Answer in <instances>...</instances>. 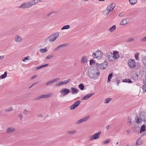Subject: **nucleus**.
Segmentation results:
<instances>
[{"label":"nucleus","instance_id":"nucleus-41","mask_svg":"<svg viewBox=\"0 0 146 146\" xmlns=\"http://www.w3.org/2000/svg\"><path fill=\"white\" fill-rule=\"evenodd\" d=\"M54 83V82L52 80H51L46 83V85H49L50 84H52Z\"/></svg>","mask_w":146,"mask_h":146},{"label":"nucleus","instance_id":"nucleus-12","mask_svg":"<svg viewBox=\"0 0 146 146\" xmlns=\"http://www.w3.org/2000/svg\"><path fill=\"white\" fill-rule=\"evenodd\" d=\"M113 54V58L114 61L115 59H117L119 57V55L118 52L117 51H114Z\"/></svg>","mask_w":146,"mask_h":146},{"label":"nucleus","instance_id":"nucleus-55","mask_svg":"<svg viewBox=\"0 0 146 146\" xmlns=\"http://www.w3.org/2000/svg\"><path fill=\"white\" fill-rule=\"evenodd\" d=\"M18 116L21 119L22 118H23V116L21 114H19L18 115Z\"/></svg>","mask_w":146,"mask_h":146},{"label":"nucleus","instance_id":"nucleus-27","mask_svg":"<svg viewBox=\"0 0 146 146\" xmlns=\"http://www.w3.org/2000/svg\"><path fill=\"white\" fill-rule=\"evenodd\" d=\"M7 72L6 71L5 72L4 74H3L0 77V78L3 79L5 77H7Z\"/></svg>","mask_w":146,"mask_h":146},{"label":"nucleus","instance_id":"nucleus-26","mask_svg":"<svg viewBox=\"0 0 146 146\" xmlns=\"http://www.w3.org/2000/svg\"><path fill=\"white\" fill-rule=\"evenodd\" d=\"M113 75L112 73H110L109 74L108 77V82L110 81L111 79L113 76Z\"/></svg>","mask_w":146,"mask_h":146},{"label":"nucleus","instance_id":"nucleus-15","mask_svg":"<svg viewBox=\"0 0 146 146\" xmlns=\"http://www.w3.org/2000/svg\"><path fill=\"white\" fill-rule=\"evenodd\" d=\"M67 45L66 44H63L58 46L54 50V51H57L59 49H62L63 47L66 46Z\"/></svg>","mask_w":146,"mask_h":146},{"label":"nucleus","instance_id":"nucleus-54","mask_svg":"<svg viewBox=\"0 0 146 146\" xmlns=\"http://www.w3.org/2000/svg\"><path fill=\"white\" fill-rule=\"evenodd\" d=\"M94 63V62L93 60H90V64H92Z\"/></svg>","mask_w":146,"mask_h":146},{"label":"nucleus","instance_id":"nucleus-6","mask_svg":"<svg viewBox=\"0 0 146 146\" xmlns=\"http://www.w3.org/2000/svg\"><path fill=\"white\" fill-rule=\"evenodd\" d=\"M128 64L129 67L132 69H133L136 66L135 60L130 59L128 60Z\"/></svg>","mask_w":146,"mask_h":146},{"label":"nucleus","instance_id":"nucleus-9","mask_svg":"<svg viewBox=\"0 0 146 146\" xmlns=\"http://www.w3.org/2000/svg\"><path fill=\"white\" fill-rule=\"evenodd\" d=\"M113 56V54L112 53L108 52L106 53V57L108 60L110 62H113L114 61V58Z\"/></svg>","mask_w":146,"mask_h":146},{"label":"nucleus","instance_id":"nucleus-10","mask_svg":"<svg viewBox=\"0 0 146 146\" xmlns=\"http://www.w3.org/2000/svg\"><path fill=\"white\" fill-rule=\"evenodd\" d=\"M70 92V90L69 89L66 88H64L61 89L60 92L63 96H65L68 94Z\"/></svg>","mask_w":146,"mask_h":146},{"label":"nucleus","instance_id":"nucleus-64","mask_svg":"<svg viewBox=\"0 0 146 146\" xmlns=\"http://www.w3.org/2000/svg\"><path fill=\"white\" fill-rule=\"evenodd\" d=\"M36 83H34L32 84V85L29 88H31V87L34 86L35 85Z\"/></svg>","mask_w":146,"mask_h":146},{"label":"nucleus","instance_id":"nucleus-19","mask_svg":"<svg viewBox=\"0 0 146 146\" xmlns=\"http://www.w3.org/2000/svg\"><path fill=\"white\" fill-rule=\"evenodd\" d=\"M87 61V56H84L82 57L81 59V62L82 63H86Z\"/></svg>","mask_w":146,"mask_h":146},{"label":"nucleus","instance_id":"nucleus-56","mask_svg":"<svg viewBox=\"0 0 146 146\" xmlns=\"http://www.w3.org/2000/svg\"><path fill=\"white\" fill-rule=\"evenodd\" d=\"M125 131L127 132V135H128L130 132V130H126Z\"/></svg>","mask_w":146,"mask_h":146},{"label":"nucleus","instance_id":"nucleus-51","mask_svg":"<svg viewBox=\"0 0 146 146\" xmlns=\"http://www.w3.org/2000/svg\"><path fill=\"white\" fill-rule=\"evenodd\" d=\"M140 119L139 118H138V117H137V119H136V121L137 123H138L139 122L140 123Z\"/></svg>","mask_w":146,"mask_h":146},{"label":"nucleus","instance_id":"nucleus-35","mask_svg":"<svg viewBox=\"0 0 146 146\" xmlns=\"http://www.w3.org/2000/svg\"><path fill=\"white\" fill-rule=\"evenodd\" d=\"M79 87L81 90H83L84 89V85L82 84H80L79 85Z\"/></svg>","mask_w":146,"mask_h":146},{"label":"nucleus","instance_id":"nucleus-28","mask_svg":"<svg viewBox=\"0 0 146 146\" xmlns=\"http://www.w3.org/2000/svg\"><path fill=\"white\" fill-rule=\"evenodd\" d=\"M28 3L29 7L35 4V3L34 2L33 0H32L31 2H28Z\"/></svg>","mask_w":146,"mask_h":146},{"label":"nucleus","instance_id":"nucleus-48","mask_svg":"<svg viewBox=\"0 0 146 146\" xmlns=\"http://www.w3.org/2000/svg\"><path fill=\"white\" fill-rule=\"evenodd\" d=\"M139 54L136 53L135 55V58L136 60H138Z\"/></svg>","mask_w":146,"mask_h":146},{"label":"nucleus","instance_id":"nucleus-40","mask_svg":"<svg viewBox=\"0 0 146 146\" xmlns=\"http://www.w3.org/2000/svg\"><path fill=\"white\" fill-rule=\"evenodd\" d=\"M94 72H96V74L97 75H99L100 74V72H99L98 70L97 69H95L93 70Z\"/></svg>","mask_w":146,"mask_h":146},{"label":"nucleus","instance_id":"nucleus-50","mask_svg":"<svg viewBox=\"0 0 146 146\" xmlns=\"http://www.w3.org/2000/svg\"><path fill=\"white\" fill-rule=\"evenodd\" d=\"M48 65V64H45L41 65L40 66V68H41L43 67H46V66H47Z\"/></svg>","mask_w":146,"mask_h":146},{"label":"nucleus","instance_id":"nucleus-5","mask_svg":"<svg viewBox=\"0 0 146 146\" xmlns=\"http://www.w3.org/2000/svg\"><path fill=\"white\" fill-rule=\"evenodd\" d=\"M115 6V3H111L107 6L106 10L108 11V13H110L113 10Z\"/></svg>","mask_w":146,"mask_h":146},{"label":"nucleus","instance_id":"nucleus-39","mask_svg":"<svg viewBox=\"0 0 146 146\" xmlns=\"http://www.w3.org/2000/svg\"><path fill=\"white\" fill-rule=\"evenodd\" d=\"M13 109L12 107H10L7 109L5 110V111L6 112H9L13 110Z\"/></svg>","mask_w":146,"mask_h":146},{"label":"nucleus","instance_id":"nucleus-1","mask_svg":"<svg viewBox=\"0 0 146 146\" xmlns=\"http://www.w3.org/2000/svg\"><path fill=\"white\" fill-rule=\"evenodd\" d=\"M59 35V33L56 32L53 35H52L47 38L46 40V41L49 40L50 42H53L58 37Z\"/></svg>","mask_w":146,"mask_h":146},{"label":"nucleus","instance_id":"nucleus-53","mask_svg":"<svg viewBox=\"0 0 146 146\" xmlns=\"http://www.w3.org/2000/svg\"><path fill=\"white\" fill-rule=\"evenodd\" d=\"M59 80V78H55V79L52 80L54 82H55L57 80Z\"/></svg>","mask_w":146,"mask_h":146},{"label":"nucleus","instance_id":"nucleus-47","mask_svg":"<svg viewBox=\"0 0 146 146\" xmlns=\"http://www.w3.org/2000/svg\"><path fill=\"white\" fill-rule=\"evenodd\" d=\"M30 113V111L25 110L23 111V113L25 114H27Z\"/></svg>","mask_w":146,"mask_h":146},{"label":"nucleus","instance_id":"nucleus-11","mask_svg":"<svg viewBox=\"0 0 146 146\" xmlns=\"http://www.w3.org/2000/svg\"><path fill=\"white\" fill-rule=\"evenodd\" d=\"M15 130V129L12 127H9L7 128L6 130V133H9L14 132Z\"/></svg>","mask_w":146,"mask_h":146},{"label":"nucleus","instance_id":"nucleus-32","mask_svg":"<svg viewBox=\"0 0 146 146\" xmlns=\"http://www.w3.org/2000/svg\"><path fill=\"white\" fill-rule=\"evenodd\" d=\"M39 51L40 52L42 53H44L46 52L47 51L46 47H45L44 49H40V50Z\"/></svg>","mask_w":146,"mask_h":146},{"label":"nucleus","instance_id":"nucleus-25","mask_svg":"<svg viewBox=\"0 0 146 146\" xmlns=\"http://www.w3.org/2000/svg\"><path fill=\"white\" fill-rule=\"evenodd\" d=\"M89 118V116H87L86 117H84L81 119L82 122H84L86 121Z\"/></svg>","mask_w":146,"mask_h":146},{"label":"nucleus","instance_id":"nucleus-14","mask_svg":"<svg viewBox=\"0 0 146 146\" xmlns=\"http://www.w3.org/2000/svg\"><path fill=\"white\" fill-rule=\"evenodd\" d=\"M129 23V20L127 19H125L121 20L119 23L120 25H124Z\"/></svg>","mask_w":146,"mask_h":146},{"label":"nucleus","instance_id":"nucleus-21","mask_svg":"<svg viewBox=\"0 0 146 146\" xmlns=\"http://www.w3.org/2000/svg\"><path fill=\"white\" fill-rule=\"evenodd\" d=\"M142 144V141L141 139L139 138L138 139L137 141L136 144L137 146H139L141 145Z\"/></svg>","mask_w":146,"mask_h":146},{"label":"nucleus","instance_id":"nucleus-57","mask_svg":"<svg viewBox=\"0 0 146 146\" xmlns=\"http://www.w3.org/2000/svg\"><path fill=\"white\" fill-rule=\"evenodd\" d=\"M40 0H33V1L36 4L38 3Z\"/></svg>","mask_w":146,"mask_h":146},{"label":"nucleus","instance_id":"nucleus-37","mask_svg":"<svg viewBox=\"0 0 146 146\" xmlns=\"http://www.w3.org/2000/svg\"><path fill=\"white\" fill-rule=\"evenodd\" d=\"M77 107L75 105V104H73L72 105L70 108V110H72L76 108Z\"/></svg>","mask_w":146,"mask_h":146},{"label":"nucleus","instance_id":"nucleus-2","mask_svg":"<svg viewBox=\"0 0 146 146\" xmlns=\"http://www.w3.org/2000/svg\"><path fill=\"white\" fill-rule=\"evenodd\" d=\"M103 54V53L101 51L98 50L93 53L92 56L94 58L100 59L102 58Z\"/></svg>","mask_w":146,"mask_h":146},{"label":"nucleus","instance_id":"nucleus-4","mask_svg":"<svg viewBox=\"0 0 146 146\" xmlns=\"http://www.w3.org/2000/svg\"><path fill=\"white\" fill-rule=\"evenodd\" d=\"M53 95V93L52 92H50L49 93L47 94L46 95H43L41 96H39L37 97V98H35V100H40L41 99L43 98H50Z\"/></svg>","mask_w":146,"mask_h":146},{"label":"nucleus","instance_id":"nucleus-17","mask_svg":"<svg viewBox=\"0 0 146 146\" xmlns=\"http://www.w3.org/2000/svg\"><path fill=\"white\" fill-rule=\"evenodd\" d=\"M71 92L72 94H76L78 92L79 90L74 87L71 88Z\"/></svg>","mask_w":146,"mask_h":146},{"label":"nucleus","instance_id":"nucleus-22","mask_svg":"<svg viewBox=\"0 0 146 146\" xmlns=\"http://www.w3.org/2000/svg\"><path fill=\"white\" fill-rule=\"evenodd\" d=\"M137 0H129L130 4L131 5L135 4L137 2Z\"/></svg>","mask_w":146,"mask_h":146},{"label":"nucleus","instance_id":"nucleus-44","mask_svg":"<svg viewBox=\"0 0 146 146\" xmlns=\"http://www.w3.org/2000/svg\"><path fill=\"white\" fill-rule=\"evenodd\" d=\"M53 56V55L50 54L46 56V59H50L51 58H52Z\"/></svg>","mask_w":146,"mask_h":146},{"label":"nucleus","instance_id":"nucleus-13","mask_svg":"<svg viewBox=\"0 0 146 146\" xmlns=\"http://www.w3.org/2000/svg\"><path fill=\"white\" fill-rule=\"evenodd\" d=\"M94 93H90L89 94H87L85 95L84 97H83L82 100H86L89 99L91 96L94 95Z\"/></svg>","mask_w":146,"mask_h":146},{"label":"nucleus","instance_id":"nucleus-34","mask_svg":"<svg viewBox=\"0 0 146 146\" xmlns=\"http://www.w3.org/2000/svg\"><path fill=\"white\" fill-rule=\"evenodd\" d=\"M110 141L111 140L110 139H107L106 141H103L102 143L104 144H107L109 143Z\"/></svg>","mask_w":146,"mask_h":146},{"label":"nucleus","instance_id":"nucleus-46","mask_svg":"<svg viewBox=\"0 0 146 146\" xmlns=\"http://www.w3.org/2000/svg\"><path fill=\"white\" fill-rule=\"evenodd\" d=\"M125 14L124 13H120L119 15V16L120 17H123L125 16Z\"/></svg>","mask_w":146,"mask_h":146},{"label":"nucleus","instance_id":"nucleus-61","mask_svg":"<svg viewBox=\"0 0 146 146\" xmlns=\"http://www.w3.org/2000/svg\"><path fill=\"white\" fill-rule=\"evenodd\" d=\"M4 56H0V60L3 59L4 58Z\"/></svg>","mask_w":146,"mask_h":146},{"label":"nucleus","instance_id":"nucleus-38","mask_svg":"<svg viewBox=\"0 0 146 146\" xmlns=\"http://www.w3.org/2000/svg\"><path fill=\"white\" fill-rule=\"evenodd\" d=\"M140 41L141 42H146V36H145L140 40Z\"/></svg>","mask_w":146,"mask_h":146},{"label":"nucleus","instance_id":"nucleus-3","mask_svg":"<svg viewBox=\"0 0 146 146\" xmlns=\"http://www.w3.org/2000/svg\"><path fill=\"white\" fill-rule=\"evenodd\" d=\"M101 134V131H99L98 132L95 133L92 136L90 137V141H92L94 140L98 139L100 137V135Z\"/></svg>","mask_w":146,"mask_h":146},{"label":"nucleus","instance_id":"nucleus-52","mask_svg":"<svg viewBox=\"0 0 146 146\" xmlns=\"http://www.w3.org/2000/svg\"><path fill=\"white\" fill-rule=\"evenodd\" d=\"M111 127V126L110 125H108L106 127V128L107 130L110 129Z\"/></svg>","mask_w":146,"mask_h":146},{"label":"nucleus","instance_id":"nucleus-7","mask_svg":"<svg viewBox=\"0 0 146 146\" xmlns=\"http://www.w3.org/2000/svg\"><path fill=\"white\" fill-rule=\"evenodd\" d=\"M107 62L106 61L105 62H104L101 64L97 63L96 65L99 69H105L107 67Z\"/></svg>","mask_w":146,"mask_h":146},{"label":"nucleus","instance_id":"nucleus-24","mask_svg":"<svg viewBox=\"0 0 146 146\" xmlns=\"http://www.w3.org/2000/svg\"><path fill=\"white\" fill-rule=\"evenodd\" d=\"M112 100L111 98H107L104 100V103L105 104H108Z\"/></svg>","mask_w":146,"mask_h":146},{"label":"nucleus","instance_id":"nucleus-49","mask_svg":"<svg viewBox=\"0 0 146 146\" xmlns=\"http://www.w3.org/2000/svg\"><path fill=\"white\" fill-rule=\"evenodd\" d=\"M127 121L129 123L128 124V125H131V120L130 118H128Z\"/></svg>","mask_w":146,"mask_h":146},{"label":"nucleus","instance_id":"nucleus-42","mask_svg":"<svg viewBox=\"0 0 146 146\" xmlns=\"http://www.w3.org/2000/svg\"><path fill=\"white\" fill-rule=\"evenodd\" d=\"M80 102V101L78 100L74 104H75V105L76 106V107H77L79 105Z\"/></svg>","mask_w":146,"mask_h":146},{"label":"nucleus","instance_id":"nucleus-33","mask_svg":"<svg viewBox=\"0 0 146 146\" xmlns=\"http://www.w3.org/2000/svg\"><path fill=\"white\" fill-rule=\"evenodd\" d=\"M145 126L144 125H143L141 127V131L140 133H141L142 132H143L144 131L145 129Z\"/></svg>","mask_w":146,"mask_h":146},{"label":"nucleus","instance_id":"nucleus-60","mask_svg":"<svg viewBox=\"0 0 146 146\" xmlns=\"http://www.w3.org/2000/svg\"><path fill=\"white\" fill-rule=\"evenodd\" d=\"M35 68H36V70H38V69H40V66H38V67H36Z\"/></svg>","mask_w":146,"mask_h":146},{"label":"nucleus","instance_id":"nucleus-62","mask_svg":"<svg viewBox=\"0 0 146 146\" xmlns=\"http://www.w3.org/2000/svg\"><path fill=\"white\" fill-rule=\"evenodd\" d=\"M36 77V76H35V75H34L33 76V77H32L31 78V79H34Z\"/></svg>","mask_w":146,"mask_h":146},{"label":"nucleus","instance_id":"nucleus-20","mask_svg":"<svg viewBox=\"0 0 146 146\" xmlns=\"http://www.w3.org/2000/svg\"><path fill=\"white\" fill-rule=\"evenodd\" d=\"M116 26L114 25L109 29V31L111 32H112L116 29Z\"/></svg>","mask_w":146,"mask_h":146},{"label":"nucleus","instance_id":"nucleus-29","mask_svg":"<svg viewBox=\"0 0 146 146\" xmlns=\"http://www.w3.org/2000/svg\"><path fill=\"white\" fill-rule=\"evenodd\" d=\"M142 62L144 65L146 66V56H144L143 57Z\"/></svg>","mask_w":146,"mask_h":146},{"label":"nucleus","instance_id":"nucleus-8","mask_svg":"<svg viewBox=\"0 0 146 146\" xmlns=\"http://www.w3.org/2000/svg\"><path fill=\"white\" fill-rule=\"evenodd\" d=\"M71 80L70 79H68L67 80L64 81H60L58 83L56 84L55 86H59L62 85H65L68 83Z\"/></svg>","mask_w":146,"mask_h":146},{"label":"nucleus","instance_id":"nucleus-16","mask_svg":"<svg viewBox=\"0 0 146 146\" xmlns=\"http://www.w3.org/2000/svg\"><path fill=\"white\" fill-rule=\"evenodd\" d=\"M15 41L16 42H21L23 41L22 37L19 36L17 35L15 38Z\"/></svg>","mask_w":146,"mask_h":146},{"label":"nucleus","instance_id":"nucleus-36","mask_svg":"<svg viewBox=\"0 0 146 146\" xmlns=\"http://www.w3.org/2000/svg\"><path fill=\"white\" fill-rule=\"evenodd\" d=\"M142 88L144 92L146 91V84L143 85L142 86Z\"/></svg>","mask_w":146,"mask_h":146},{"label":"nucleus","instance_id":"nucleus-30","mask_svg":"<svg viewBox=\"0 0 146 146\" xmlns=\"http://www.w3.org/2000/svg\"><path fill=\"white\" fill-rule=\"evenodd\" d=\"M70 27L69 25H67L63 26L61 29L62 30L64 29H67L70 28Z\"/></svg>","mask_w":146,"mask_h":146},{"label":"nucleus","instance_id":"nucleus-59","mask_svg":"<svg viewBox=\"0 0 146 146\" xmlns=\"http://www.w3.org/2000/svg\"><path fill=\"white\" fill-rule=\"evenodd\" d=\"M120 82V80H117L116 81V83L117 84V86H118L119 85V83Z\"/></svg>","mask_w":146,"mask_h":146},{"label":"nucleus","instance_id":"nucleus-45","mask_svg":"<svg viewBox=\"0 0 146 146\" xmlns=\"http://www.w3.org/2000/svg\"><path fill=\"white\" fill-rule=\"evenodd\" d=\"M133 38H130L128 39L127 40V42H131L133 40Z\"/></svg>","mask_w":146,"mask_h":146},{"label":"nucleus","instance_id":"nucleus-63","mask_svg":"<svg viewBox=\"0 0 146 146\" xmlns=\"http://www.w3.org/2000/svg\"><path fill=\"white\" fill-rule=\"evenodd\" d=\"M29 57L27 56L26 57H25V59H26V60H29Z\"/></svg>","mask_w":146,"mask_h":146},{"label":"nucleus","instance_id":"nucleus-43","mask_svg":"<svg viewBox=\"0 0 146 146\" xmlns=\"http://www.w3.org/2000/svg\"><path fill=\"white\" fill-rule=\"evenodd\" d=\"M82 123V120H81V119H80L78 121H77L76 122V124H77V125L79 124H80L81 123Z\"/></svg>","mask_w":146,"mask_h":146},{"label":"nucleus","instance_id":"nucleus-18","mask_svg":"<svg viewBox=\"0 0 146 146\" xmlns=\"http://www.w3.org/2000/svg\"><path fill=\"white\" fill-rule=\"evenodd\" d=\"M77 131L76 130H73L68 131L67 132V133L69 135H73L77 133Z\"/></svg>","mask_w":146,"mask_h":146},{"label":"nucleus","instance_id":"nucleus-31","mask_svg":"<svg viewBox=\"0 0 146 146\" xmlns=\"http://www.w3.org/2000/svg\"><path fill=\"white\" fill-rule=\"evenodd\" d=\"M123 82H127L129 83H131L132 81L131 79H125L123 80Z\"/></svg>","mask_w":146,"mask_h":146},{"label":"nucleus","instance_id":"nucleus-58","mask_svg":"<svg viewBox=\"0 0 146 146\" xmlns=\"http://www.w3.org/2000/svg\"><path fill=\"white\" fill-rule=\"evenodd\" d=\"M88 73V74H89V76L91 78H93L94 76V75H93V76H92L90 74V73Z\"/></svg>","mask_w":146,"mask_h":146},{"label":"nucleus","instance_id":"nucleus-23","mask_svg":"<svg viewBox=\"0 0 146 146\" xmlns=\"http://www.w3.org/2000/svg\"><path fill=\"white\" fill-rule=\"evenodd\" d=\"M20 7L22 8L29 7L28 3H23L21 6Z\"/></svg>","mask_w":146,"mask_h":146}]
</instances>
